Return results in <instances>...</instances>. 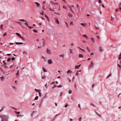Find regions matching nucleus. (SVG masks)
<instances>
[{"mask_svg": "<svg viewBox=\"0 0 121 121\" xmlns=\"http://www.w3.org/2000/svg\"><path fill=\"white\" fill-rule=\"evenodd\" d=\"M23 54H25L26 55H27V52L26 51H24L23 52Z\"/></svg>", "mask_w": 121, "mask_h": 121, "instance_id": "19", "label": "nucleus"}, {"mask_svg": "<svg viewBox=\"0 0 121 121\" xmlns=\"http://www.w3.org/2000/svg\"><path fill=\"white\" fill-rule=\"evenodd\" d=\"M68 6L69 8L70 11H71L72 13H74V12L73 11V8H72V7H74L73 6V5H72L71 6H70L68 5Z\"/></svg>", "mask_w": 121, "mask_h": 121, "instance_id": "4", "label": "nucleus"}, {"mask_svg": "<svg viewBox=\"0 0 121 121\" xmlns=\"http://www.w3.org/2000/svg\"><path fill=\"white\" fill-rule=\"evenodd\" d=\"M11 59L10 58H8L7 60V61L8 62L10 61L11 60Z\"/></svg>", "mask_w": 121, "mask_h": 121, "instance_id": "33", "label": "nucleus"}, {"mask_svg": "<svg viewBox=\"0 0 121 121\" xmlns=\"http://www.w3.org/2000/svg\"><path fill=\"white\" fill-rule=\"evenodd\" d=\"M70 53V54H72L73 53V50L71 49H69Z\"/></svg>", "mask_w": 121, "mask_h": 121, "instance_id": "17", "label": "nucleus"}, {"mask_svg": "<svg viewBox=\"0 0 121 121\" xmlns=\"http://www.w3.org/2000/svg\"><path fill=\"white\" fill-rule=\"evenodd\" d=\"M56 85H54V86H53L52 87V89H54L56 87Z\"/></svg>", "mask_w": 121, "mask_h": 121, "instance_id": "48", "label": "nucleus"}, {"mask_svg": "<svg viewBox=\"0 0 121 121\" xmlns=\"http://www.w3.org/2000/svg\"><path fill=\"white\" fill-rule=\"evenodd\" d=\"M78 107L79 108L80 110L81 109V106L80 104H79L78 105Z\"/></svg>", "mask_w": 121, "mask_h": 121, "instance_id": "27", "label": "nucleus"}, {"mask_svg": "<svg viewBox=\"0 0 121 121\" xmlns=\"http://www.w3.org/2000/svg\"><path fill=\"white\" fill-rule=\"evenodd\" d=\"M35 90L37 92H39V91H40V90H38L36 89H35Z\"/></svg>", "mask_w": 121, "mask_h": 121, "instance_id": "29", "label": "nucleus"}, {"mask_svg": "<svg viewBox=\"0 0 121 121\" xmlns=\"http://www.w3.org/2000/svg\"><path fill=\"white\" fill-rule=\"evenodd\" d=\"M0 117H1L2 119L1 121H6L8 118V116L4 115L0 116Z\"/></svg>", "mask_w": 121, "mask_h": 121, "instance_id": "1", "label": "nucleus"}, {"mask_svg": "<svg viewBox=\"0 0 121 121\" xmlns=\"http://www.w3.org/2000/svg\"><path fill=\"white\" fill-rule=\"evenodd\" d=\"M114 19V18L112 17V16L111 17V20L112 21Z\"/></svg>", "mask_w": 121, "mask_h": 121, "instance_id": "43", "label": "nucleus"}, {"mask_svg": "<svg viewBox=\"0 0 121 121\" xmlns=\"http://www.w3.org/2000/svg\"><path fill=\"white\" fill-rule=\"evenodd\" d=\"M45 17L46 18H47V20H48V21H49V18H48V17L45 14Z\"/></svg>", "mask_w": 121, "mask_h": 121, "instance_id": "25", "label": "nucleus"}, {"mask_svg": "<svg viewBox=\"0 0 121 121\" xmlns=\"http://www.w3.org/2000/svg\"><path fill=\"white\" fill-rule=\"evenodd\" d=\"M35 3V4L36 5V7L38 8H39L40 6V4L39 3H38L36 2H34Z\"/></svg>", "mask_w": 121, "mask_h": 121, "instance_id": "6", "label": "nucleus"}, {"mask_svg": "<svg viewBox=\"0 0 121 121\" xmlns=\"http://www.w3.org/2000/svg\"><path fill=\"white\" fill-rule=\"evenodd\" d=\"M45 43V41L44 40H43V46H44Z\"/></svg>", "mask_w": 121, "mask_h": 121, "instance_id": "32", "label": "nucleus"}, {"mask_svg": "<svg viewBox=\"0 0 121 121\" xmlns=\"http://www.w3.org/2000/svg\"><path fill=\"white\" fill-rule=\"evenodd\" d=\"M45 86H46V88H47L48 87V85H47V83H46L45 85Z\"/></svg>", "mask_w": 121, "mask_h": 121, "instance_id": "51", "label": "nucleus"}, {"mask_svg": "<svg viewBox=\"0 0 121 121\" xmlns=\"http://www.w3.org/2000/svg\"><path fill=\"white\" fill-rule=\"evenodd\" d=\"M1 81H3L4 79V78L3 76H2L0 77Z\"/></svg>", "mask_w": 121, "mask_h": 121, "instance_id": "22", "label": "nucleus"}, {"mask_svg": "<svg viewBox=\"0 0 121 121\" xmlns=\"http://www.w3.org/2000/svg\"><path fill=\"white\" fill-rule=\"evenodd\" d=\"M47 93H46L45 94V96L43 98V99H42V101L43 100V99H44V98H47Z\"/></svg>", "mask_w": 121, "mask_h": 121, "instance_id": "26", "label": "nucleus"}, {"mask_svg": "<svg viewBox=\"0 0 121 121\" xmlns=\"http://www.w3.org/2000/svg\"><path fill=\"white\" fill-rule=\"evenodd\" d=\"M15 59V58L14 57H13L11 58V60L12 61H13Z\"/></svg>", "mask_w": 121, "mask_h": 121, "instance_id": "52", "label": "nucleus"}, {"mask_svg": "<svg viewBox=\"0 0 121 121\" xmlns=\"http://www.w3.org/2000/svg\"><path fill=\"white\" fill-rule=\"evenodd\" d=\"M49 9L51 11H54V10L53 9H51V8H49Z\"/></svg>", "mask_w": 121, "mask_h": 121, "instance_id": "42", "label": "nucleus"}, {"mask_svg": "<svg viewBox=\"0 0 121 121\" xmlns=\"http://www.w3.org/2000/svg\"><path fill=\"white\" fill-rule=\"evenodd\" d=\"M33 31L37 33V31L35 30L34 29Z\"/></svg>", "mask_w": 121, "mask_h": 121, "instance_id": "46", "label": "nucleus"}, {"mask_svg": "<svg viewBox=\"0 0 121 121\" xmlns=\"http://www.w3.org/2000/svg\"><path fill=\"white\" fill-rule=\"evenodd\" d=\"M69 94H71V93L72 92V91L70 90H69Z\"/></svg>", "mask_w": 121, "mask_h": 121, "instance_id": "40", "label": "nucleus"}, {"mask_svg": "<svg viewBox=\"0 0 121 121\" xmlns=\"http://www.w3.org/2000/svg\"><path fill=\"white\" fill-rule=\"evenodd\" d=\"M45 77H46L44 75V76H43L42 77V79H43L45 78Z\"/></svg>", "mask_w": 121, "mask_h": 121, "instance_id": "57", "label": "nucleus"}, {"mask_svg": "<svg viewBox=\"0 0 121 121\" xmlns=\"http://www.w3.org/2000/svg\"><path fill=\"white\" fill-rule=\"evenodd\" d=\"M48 63L49 64H52V60L51 59L48 60Z\"/></svg>", "mask_w": 121, "mask_h": 121, "instance_id": "8", "label": "nucleus"}, {"mask_svg": "<svg viewBox=\"0 0 121 121\" xmlns=\"http://www.w3.org/2000/svg\"><path fill=\"white\" fill-rule=\"evenodd\" d=\"M45 57H44L43 56H41V58L42 59H44Z\"/></svg>", "mask_w": 121, "mask_h": 121, "instance_id": "61", "label": "nucleus"}, {"mask_svg": "<svg viewBox=\"0 0 121 121\" xmlns=\"http://www.w3.org/2000/svg\"><path fill=\"white\" fill-rule=\"evenodd\" d=\"M38 96H36L35 97V98L34 100H36L37 99H38Z\"/></svg>", "mask_w": 121, "mask_h": 121, "instance_id": "36", "label": "nucleus"}, {"mask_svg": "<svg viewBox=\"0 0 121 121\" xmlns=\"http://www.w3.org/2000/svg\"><path fill=\"white\" fill-rule=\"evenodd\" d=\"M17 22L19 24H20V25H22V24L21 23V22Z\"/></svg>", "mask_w": 121, "mask_h": 121, "instance_id": "58", "label": "nucleus"}, {"mask_svg": "<svg viewBox=\"0 0 121 121\" xmlns=\"http://www.w3.org/2000/svg\"><path fill=\"white\" fill-rule=\"evenodd\" d=\"M71 73L72 71L69 70H68V71L67 72V73L68 74Z\"/></svg>", "mask_w": 121, "mask_h": 121, "instance_id": "14", "label": "nucleus"}, {"mask_svg": "<svg viewBox=\"0 0 121 121\" xmlns=\"http://www.w3.org/2000/svg\"><path fill=\"white\" fill-rule=\"evenodd\" d=\"M81 24L82 26H85V24L83 23H81Z\"/></svg>", "mask_w": 121, "mask_h": 121, "instance_id": "34", "label": "nucleus"}, {"mask_svg": "<svg viewBox=\"0 0 121 121\" xmlns=\"http://www.w3.org/2000/svg\"><path fill=\"white\" fill-rule=\"evenodd\" d=\"M118 60H121V53H120V54L119 56V57L118 58Z\"/></svg>", "mask_w": 121, "mask_h": 121, "instance_id": "20", "label": "nucleus"}, {"mask_svg": "<svg viewBox=\"0 0 121 121\" xmlns=\"http://www.w3.org/2000/svg\"><path fill=\"white\" fill-rule=\"evenodd\" d=\"M37 111H33L32 113L31 114V115L32 116H33L34 115V114L35 113H36Z\"/></svg>", "mask_w": 121, "mask_h": 121, "instance_id": "11", "label": "nucleus"}, {"mask_svg": "<svg viewBox=\"0 0 121 121\" xmlns=\"http://www.w3.org/2000/svg\"><path fill=\"white\" fill-rule=\"evenodd\" d=\"M117 66H118L119 68V69H121V65H120L119 64H118L117 65Z\"/></svg>", "mask_w": 121, "mask_h": 121, "instance_id": "30", "label": "nucleus"}, {"mask_svg": "<svg viewBox=\"0 0 121 121\" xmlns=\"http://www.w3.org/2000/svg\"><path fill=\"white\" fill-rule=\"evenodd\" d=\"M57 87L58 88H59V87H62V86L61 85H60L59 86H57Z\"/></svg>", "mask_w": 121, "mask_h": 121, "instance_id": "38", "label": "nucleus"}, {"mask_svg": "<svg viewBox=\"0 0 121 121\" xmlns=\"http://www.w3.org/2000/svg\"><path fill=\"white\" fill-rule=\"evenodd\" d=\"M96 113L97 114V115L98 116H99V117H100L101 116V115H100V114H99L98 113H97V112H96Z\"/></svg>", "mask_w": 121, "mask_h": 121, "instance_id": "53", "label": "nucleus"}, {"mask_svg": "<svg viewBox=\"0 0 121 121\" xmlns=\"http://www.w3.org/2000/svg\"><path fill=\"white\" fill-rule=\"evenodd\" d=\"M90 105H91V106H92L93 107H95V106L93 104H92L91 103L90 104Z\"/></svg>", "mask_w": 121, "mask_h": 121, "instance_id": "49", "label": "nucleus"}, {"mask_svg": "<svg viewBox=\"0 0 121 121\" xmlns=\"http://www.w3.org/2000/svg\"><path fill=\"white\" fill-rule=\"evenodd\" d=\"M19 20L20 21L25 22L24 23L28 27V26H29L28 24L27 23V22L26 20L23 19H19Z\"/></svg>", "mask_w": 121, "mask_h": 121, "instance_id": "2", "label": "nucleus"}, {"mask_svg": "<svg viewBox=\"0 0 121 121\" xmlns=\"http://www.w3.org/2000/svg\"><path fill=\"white\" fill-rule=\"evenodd\" d=\"M86 49L87 51H88V52L89 53H90L91 52L90 50V49H89V48L88 47H87Z\"/></svg>", "mask_w": 121, "mask_h": 121, "instance_id": "24", "label": "nucleus"}, {"mask_svg": "<svg viewBox=\"0 0 121 121\" xmlns=\"http://www.w3.org/2000/svg\"><path fill=\"white\" fill-rule=\"evenodd\" d=\"M103 50L102 48L101 47H99V51L100 52H102L103 51Z\"/></svg>", "mask_w": 121, "mask_h": 121, "instance_id": "15", "label": "nucleus"}, {"mask_svg": "<svg viewBox=\"0 0 121 121\" xmlns=\"http://www.w3.org/2000/svg\"><path fill=\"white\" fill-rule=\"evenodd\" d=\"M94 66L93 62L92 61L91 62L90 64L89 65V68L90 69L93 67Z\"/></svg>", "mask_w": 121, "mask_h": 121, "instance_id": "3", "label": "nucleus"}, {"mask_svg": "<svg viewBox=\"0 0 121 121\" xmlns=\"http://www.w3.org/2000/svg\"><path fill=\"white\" fill-rule=\"evenodd\" d=\"M16 34L17 35V36H19L20 37H21V35L18 33H16Z\"/></svg>", "mask_w": 121, "mask_h": 121, "instance_id": "23", "label": "nucleus"}, {"mask_svg": "<svg viewBox=\"0 0 121 121\" xmlns=\"http://www.w3.org/2000/svg\"><path fill=\"white\" fill-rule=\"evenodd\" d=\"M30 29H31L32 28H34V27H31L30 26H28V27Z\"/></svg>", "mask_w": 121, "mask_h": 121, "instance_id": "45", "label": "nucleus"}, {"mask_svg": "<svg viewBox=\"0 0 121 121\" xmlns=\"http://www.w3.org/2000/svg\"><path fill=\"white\" fill-rule=\"evenodd\" d=\"M15 112L17 114H19L20 113V112H17L16 111H15Z\"/></svg>", "mask_w": 121, "mask_h": 121, "instance_id": "28", "label": "nucleus"}, {"mask_svg": "<svg viewBox=\"0 0 121 121\" xmlns=\"http://www.w3.org/2000/svg\"><path fill=\"white\" fill-rule=\"evenodd\" d=\"M44 6H45L44 5L43 6V8L44 10H46V9L45 7Z\"/></svg>", "mask_w": 121, "mask_h": 121, "instance_id": "56", "label": "nucleus"}, {"mask_svg": "<svg viewBox=\"0 0 121 121\" xmlns=\"http://www.w3.org/2000/svg\"><path fill=\"white\" fill-rule=\"evenodd\" d=\"M68 15L70 17H73V15L70 12H69L68 14Z\"/></svg>", "mask_w": 121, "mask_h": 121, "instance_id": "10", "label": "nucleus"}, {"mask_svg": "<svg viewBox=\"0 0 121 121\" xmlns=\"http://www.w3.org/2000/svg\"><path fill=\"white\" fill-rule=\"evenodd\" d=\"M40 13L43 15L44 14V13L43 11H42Z\"/></svg>", "mask_w": 121, "mask_h": 121, "instance_id": "59", "label": "nucleus"}, {"mask_svg": "<svg viewBox=\"0 0 121 121\" xmlns=\"http://www.w3.org/2000/svg\"><path fill=\"white\" fill-rule=\"evenodd\" d=\"M82 117H81L80 118H79L78 119V121H81V120L82 119Z\"/></svg>", "mask_w": 121, "mask_h": 121, "instance_id": "54", "label": "nucleus"}, {"mask_svg": "<svg viewBox=\"0 0 121 121\" xmlns=\"http://www.w3.org/2000/svg\"><path fill=\"white\" fill-rule=\"evenodd\" d=\"M68 106V105L67 104H66L65 106V108H66L67 106Z\"/></svg>", "mask_w": 121, "mask_h": 121, "instance_id": "60", "label": "nucleus"}, {"mask_svg": "<svg viewBox=\"0 0 121 121\" xmlns=\"http://www.w3.org/2000/svg\"><path fill=\"white\" fill-rule=\"evenodd\" d=\"M83 37H85L86 38H87V37L86 34L84 35H83Z\"/></svg>", "mask_w": 121, "mask_h": 121, "instance_id": "35", "label": "nucleus"}, {"mask_svg": "<svg viewBox=\"0 0 121 121\" xmlns=\"http://www.w3.org/2000/svg\"><path fill=\"white\" fill-rule=\"evenodd\" d=\"M91 40L93 42V43H95V40L94 38H91Z\"/></svg>", "mask_w": 121, "mask_h": 121, "instance_id": "16", "label": "nucleus"}, {"mask_svg": "<svg viewBox=\"0 0 121 121\" xmlns=\"http://www.w3.org/2000/svg\"><path fill=\"white\" fill-rule=\"evenodd\" d=\"M51 2L53 4H58L57 3L54 2H52V1H51Z\"/></svg>", "mask_w": 121, "mask_h": 121, "instance_id": "44", "label": "nucleus"}, {"mask_svg": "<svg viewBox=\"0 0 121 121\" xmlns=\"http://www.w3.org/2000/svg\"><path fill=\"white\" fill-rule=\"evenodd\" d=\"M16 44H23V43L22 42H16Z\"/></svg>", "mask_w": 121, "mask_h": 121, "instance_id": "21", "label": "nucleus"}, {"mask_svg": "<svg viewBox=\"0 0 121 121\" xmlns=\"http://www.w3.org/2000/svg\"><path fill=\"white\" fill-rule=\"evenodd\" d=\"M3 25L2 24L0 26V28L2 29H3Z\"/></svg>", "mask_w": 121, "mask_h": 121, "instance_id": "50", "label": "nucleus"}, {"mask_svg": "<svg viewBox=\"0 0 121 121\" xmlns=\"http://www.w3.org/2000/svg\"><path fill=\"white\" fill-rule=\"evenodd\" d=\"M119 9L120 10H121V5H120L119 6Z\"/></svg>", "mask_w": 121, "mask_h": 121, "instance_id": "64", "label": "nucleus"}, {"mask_svg": "<svg viewBox=\"0 0 121 121\" xmlns=\"http://www.w3.org/2000/svg\"><path fill=\"white\" fill-rule=\"evenodd\" d=\"M45 57H44L43 56H41V58L42 59H44Z\"/></svg>", "mask_w": 121, "mask_h": 121, "instance_id": "62", "label": "nucleus"}, {"mask_svg": "<svg viewBox=\"0 0 121 121\" xmlns=\"http://www.w3.org/2000/svg\"><path fill=\"white\" fill-rule=\"evenodd\" d=\"M20 38H21V39H22V40H25L21 36V37H20Z\"/></svg>", "mask_w": 121, "mask_h": 121, "instance_id": "37", "label": "nucleus"}, {"mask_svg": "<svg viewBox=\"0 0 121 121\" xmlns=\"http://www.w3.org/2000/svg\"><path fill=\"white\" fill-rule=\"evenodd\" d=\"M81 65H76L75 66V69H78V68L79 67H80L81 66Z\"/></svg>", "mask_w": 121, "mask_h": 121, "instance_id": "13", "label": "nucleus"}, {"mask_svg": "<svg viewBox=\"0 0 121 121\" xmlns=\"http://www.w3.org/2000/svg\"><path fill=\"white\" fill-rule=\"evenodd\" d=\"M45 57H44L43 56H41V58L42 59H44Z\"/></svg>", "mask_w": 121, "mask_h": 121, "instance_id": "63", "label": "nucleus"}, {"mask_svg": "<svg viewBox=\"0 0 121 121\" xmlns=\"http://www.w3.org/2000/svg\"><path fill=\"white\" fill-rule=\"evenodd\" d=\"M78 57L80 58H83L84 57V56L83 55L80 54H79Z\"/></svg>", "mask_w": 121, "mask_h": 121, "instance_id": "12", "label": "nucleus"}, {"mask_svg": "<svg viewBox=\"0 0 121 121\" xmlns=\"http://www.w3.org/2000/svg\"><path fill=\"white\" fill-rule=\"evenodd\" d=\"M59 56L60 57H62V58H64V55L62 54L59 55Z\"/></svg>", "mask_w": 121, "mask_h": 121, "instance_id": "18", "label": "nucleus"}, {"mask_svg": "<svg viewBox=\"0 0 121 121\" xmlns=\"http://www.w3.org/2000/svg\"><path fill=\"white\" fill-rule=\"evenodd\" d=\"M47 53L49 54H51V52L50 50L48 49V48H47L46 50Z\"/></svg>", "mask_w": 121, "mask_h": 121, "instance_id": "5", "label": "nucleus"}, {"mask_svg": "<svg viewBox=\"0 0 121 121\" xmlns=\"http://www.w3.org/2000/svg\"><path fill=\"white\" fill-rule=\"evenodd\" d=\"M3 62L4 63V65H6L7 64L5 62V61L4 60L3 61Z\"/></svg>", "mask_w": 121, "mask_h": 121, "instance_id": "47", "label": "nucleus"}, {"mask_svg": "<svg viewBox=\"0 0 121 121\" xmlns=\"http://www.w3.org/2000/svg\"><path fill=\"white\" fill-rule=\"evenodd\" d=\"M42 68V69H43V71L44 72H47V70H45L43 67Z\"/></svg>", "mask_w": 121, "mask_h": 121, "instance_id": "31", "label": "nucleus"}, {"mask_svg": "<svg viewBox=\"0 0 121 121\" xmlns=\"http://www.w3.org/2000/svg\"><path fill=\"white\" fill-rule=\"evenodd\" d=\"M81 70H79L75 74V75L76 76H78L79 75V72H81Z\"/></svg>", "mask_w": 121, "mask_h": 121, "instance_id": "9", "label": "nucleus"}, {"mask_svg": "<svg viewBox=\"0 0 121 121\" xmlns=\"http://www.w3.org/2000/svg\"><path fill=\"white\" fill-rule=\"evenodd\" d=\"M7 33L6 32H5L4 33V34L3 35V36H6L7 35Z\"/></svg>", "mask_w": 121, "mask_h": 121, "instance_id": "41", "label": "nucleus"}, {"mask_svg": "<svg viewBox=\"0 0 121 121\" xmlns=\"http://www.w3.org/2000/svg\"><path fill=\"white\" fill-rule=\"evenodd\" d=\"M54 19L55 20L56 22L58 24H59V21L58 19L56 18H54Z\"/></svg>", "mask_w": 121, "mask_h": 121, "instance_id": "7", "label": "nucleus"}, {"mask_svg": "<svg viewBox=\"0 0 121 121\" xmlns=\"http://www.w3.org/2000/svg\"><path fill=\"white\" fill-rule=\"evenodd\" d=\"M39 96L40 97H41V93L40 91H39Z\"/></svg>", "mask_w": 121, "mask_h": 121, "instance_id": "39", "label": "nucleus"}, {"mask_svg": "<svg viewBox=\"0 0 121 121\" xmlns=\"http://www.w3.org/2000/svg\"><path fill=\"white\" fill-rule=\"evenodd\" d=\"M19 73H16V75L17 77L18 76L19 74Z\"/></svg>", "mask_w": 121, "mask_h": 121, "instance_id": "55", "label": "nucleus"}]
</instances>
